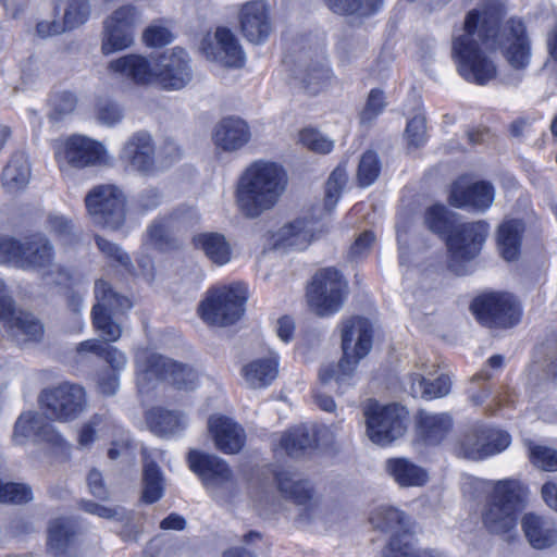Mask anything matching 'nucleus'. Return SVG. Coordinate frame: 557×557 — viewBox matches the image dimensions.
Here are the masks:
<instances>
[{"mask_svg":"<svg viewBox=\"0 0 557 557\" xmlns=\"http://www.w3.org/2000/svg\"><path fill=\"white\" fill-rule=\"evenodd\" d=\"M503 5L485 0L468 12L462 27L451 38V57L461 77L485 85L494 79L497 67L491 53L499 49L515 71L527 69L531 60V41L524 23L510 18L504 24Z\"/></svg>","mask_w":557,"mask_h":557,"instance_id":"obj_1","label":"nucleus"},{"mask_svg":"<svg viewBox=\"0 0 557 557\" xmlns=\"http://www.w3.org/2000/svg\"><path fill=\"white\" fill-rule=\"evenodd\" d=\"M288 184L284 168L272 161L257 160L239 175L234 190L238 212L247 219H258L281 201Z\"/></svg>","mask_w":557,"mask_h":557,"instance_id":"obj_2","label":"nucleus"},{"mask_svg":"<svg viewBox=\"0 0 557 557\" xmlns=\"http://www.w3.org/2000/svg\"><path fill=\"white\" fill-rule=\"evenodd\" d=\"M341 337L343 357L337 363L321 367L319 380L322 384H327L332 380L338 387L349 384L359 361L371 350V323L361 317L347 318L341 323Z\"/></svg>","mask_w":557,"mask_h":557,"instance_id":"obj_3","label":"nucleus"},{"mask_svg":"<svg viewBox=\"0 0 557 557\" xmlns=\"http://www.w3.org/2000/svg\"><path fill=\"white\" fill-rule=\"evenodd\" d=\"M521 494L522 485L517 480H500L494 484L493 493L481 512L483 525L488 532L507 541L517 536Z\"/></svg>","mask_w":557,"mask_h":557,"instance_id":"obj_4","label":"nucleus"},{"mask_svg":"<svg viewBox=\"0 0 557 557\" xmlns=\"http://www.w3.org/2000/svg\"><path fill=\"white\" fill-rule=\"evenodd\" d=\"M136 368L139 392L148 389L149 383L157 377L181 391H193L199 383L198 372L188 364L147 349L137 351Z\"/></svg>","mask_w":557,"mask_h":557,"instance_id":"obj_5","label":"nucleus"},{"mask_svg":"<svg viewBox=\"0 0 557 557\" xmlns=\"http://www.w3.org/2000/svg\"><path fill=\"white\" fill-rule=\"evenodd\" d=\"M370 522L375 529L392 533V539L383 552L384 557H442L433 549H413L408 518L397 508L377 507L372 512Z\"/></svg>","mask_w":557,"mask_h":557,"instance_id":"obj_6","label":"nucleus"},{"mask_svg":"<svg viewBox=\"0 0 557 557\" xmlns=\"http://www.w3.org/2000/svg\"><path fill=\"white\" fill-rule=\"evenodd\" d=\"M246 300L247 287L242 283H233L209 290L198 312L207 324L227 326L243 317Z\"/></svg>","mask_w":557,"mask_h":557,"instance_id":"obj_7","label":"nucleus"},{"mask_svg":"<svg viewBox=\"0 0 557 557\" xmlns=\"http://www.w3.org/2000/svg\"><path fill=\"white\" fill-rule=\"evenodd\" d=\"M348 285L334 268L319 270L307 288L310 311L319 317H330L341 310L347 297Z\"/></svg>","mask_w":557,"mask_h":557,"instance_id":"obj_8","label":"nucleus"},{"mask_svg":"<svg viewBox=\"0 0 557 557\" xmlns=\"http://www.w3.org/2000/svg\"><path fill=\"white\" fill-rule=\"evenodd\" d=\"M367 435L376 445L386 446L404 435L408 412L397 404L380 405L369 400L363 409Z\"/></svg>","mask_w":557,"mask_h":557,"instance_id":"obj_9","label":"nucleus"},{"mask_svg":"<svg viewBox=\"0 0 557 557\" xmlns=\"http://www.w3.org/2000/svg\"><path fill=\"white\" fill-rule=\"evenodd\" d=\"M39 404L50 420L71 422L87 409V395L82 385L63 382L42 389Z\"/></svg>","mask_w":557,"mask_h":557,"instance_id":"obj_10","label":"nucleus"},{"mask_svg":"<svg viewBox=\"0 0 557 557\" xmlns=\"http://www.w3.org/2000/svg\"><path fill=\"white\" fill-rule=\"evenodd\" d=\"M511 443L510 435L499 429L476 423L465 429L457 441L456 454L470 460H483L504 451Z\"/></svg>","mask_w":557,"mask_h":557,"instance_id":"obj_11","label":"nucleus"},{"mask_svg":"<svg viewBox=\"0 0 557 557\" xmlns=\"http://www.w3.org/2000/svg\"><path fill=\"white\" fill-rule=\"evenodd\" d=\"M88 214L95 224L119 230L126 220V197L115 185H99L85 197Z\"/></svg>","mask_w":557,"mask_h":557,"instance_id":"obj_12","label":"nucleus"},{"mask_svg":"<svg viewBox=\"0 0 557 557\" xmlns=\"http://www.w3.org/2000/svg\"><path fill=\"white\" fill-rule=\"evenodd\" d=\"M471 308L479 322L488 327H513L522 315L520 302L509 293L481 295L474 299Z\"/></svg>","mask_w":557,"mask_h":557,"instance_id":"obj_13","label":"nucleus"},{"mask_svg":"<svg viewBox=\"0 0 557 557\" xmlns=\"http://www.w3.org/2000/svg\"><path fill=\"white\" fill-rule=\"evenodd\" d=\"M96 304L92 308V324L106 342H115L121 337V326L113 321L112 315L132 307L128 298L114 292L111 285L98 280L95 283Z\"/></svg>","mask_w":557,"mask_h":557,"instance_id":"obj_14","label":"nucleus"},{"mask_svg":"<svg viewBox=\"0 0 557 557\" xmlns=\"http://www.w3.org/2000/svg\"><path fill=\"white\" fill-rule=\"evenodd\" d=\"M54 157L62 172L69 169H84L106 161L104 147L86 136L73 135L58 143Z\"/></svg>","mask_w":557,"mask_h":557,"instance_id":"obj_15","label":"nucleus"},{"mask_svg":"<svg viewBox=\"0 0 557 557\" xmlns=\"http://www.w3.org/2000/svg\"><path fill=\"white\" fill-rule=\"evenodd\" d=\"M188 463L213 497L226 500L233 493L235 483L232 471L221 458L191 450L188 454Z\"/></svg>","mask_w":557,"mask_h":557,"instance_id":"obj_16","label":"nucleus"},{"mask_svg":"<svg viewBox=\"0 0 557 557\" xmlns=\"http://www.w3.org/2000/svg\"><path fill=\"white\" fill-rule=\"evenodd\" d=\"M138 14L133 5L114 10L102 22L101 46L103 55L125 50L134 44V29Z\"/></svg>","mask_w":557,"mask_h":557,"instance_id":"obj_17","label":"nucleus"},{"mask_svg":"<svg viewBox=\"0 0 557 557\" xmlns=\"http://www.w3.org/2000/svg\"><path fill=\"white\" fill-rule=\"evenodd\" d=\"M200 50L207 60L225 67H240L245 63V53L237 38L226 27L208 32L200 41Z\"/></svg>","mask_w":557,"mask_h":557,"instance_id":"obj_18","label":"nucleus"},{"mask_svg":"<svg viewBox=\"0 0 557 557\" xmlns=\"http://www.w3.org/2000/svg\"><path fill=\"white\" fill-rule=\"evenodd\" d=\"M119 157L126 168L141 175H152L157 171L154 143L145 131L132 134L123 144Z\"/></svg>","mask_w":557,"mask_h":557,"instance_id":"obj_19","label":"nucleus"},{"mask_svg":"<svg viewBox=\"0 0 557 557\" xmlns=\"http://www.w3.org/2000/svg\"><path fill=\"white\" fill-rule=\"evenodd\" d=\"M157 83L164 89H182L193 77L188 53L175 47L163 52L156 61Z\"/></svg>","mask_w":557,"mask_h":557,"instance_id":"obj_20","label":"nucleus"},{"mask_svg":"<svg viewBox=\"0 0 557 557\" xmlns=\"http://www.w3.org/2000/svg\"><path fill=\"white\" fill-rule=\"evenodd\" d=\"M488 235V224L484 221L461 224L450 230L447 247L451 258L467 261L475 258Z\"/></svg>","mask_w":557,"mask_h":557,"instance_id":"obj_21","label":"nucleus"},{"mask_svg":"<svg viewBox=\"0 0 557 557\" xmlns=\"http://www.w3.org/2000/svg\"><path fill=\"white\" fill-rule=\"evenodd\" d=\"M494 197L495 190L491 183L460 176L450 186L448 201L456 208L484 211L492 206Z\"/></svg>","mask_w":557,"mask_h":557,"instance_id":"obj_22","label":"nucleus"},{"mask_svg":"<svg viewBox=\"0 0 557 557\" xmlns=\"http://www.w3.org/2000/svg\"><path fill=\"white\" fill-rule=\"evenodd\" d=\"M110 74L131 81L140 86L157 83L156 61L141 54H126L108 63Z\"/></svg>","mask_w":557,"mask_h":557,"instance_id":"obj_23","label":"nucleus"},{"mask_svg":"<svg viewBox=\"0 0 557 557\" xmlns=\"http://www.w3.org/2000/svg\"><path fill=\"white\" fill-rule=\"evenodd\" d=\"M28 438L37 442H47L53 446L62 447L63 437L54 426L37 412H25L15 422L13 442L23 445Z\"/></svg>","mask_w":557,"mask_h":557,"instance_id":"obj_24","label":"nucleus"},{"mask_svg":"<svg viewBox=\"0 0 557 557\" xmlns=\"http://www.w3.org/2000/svg\"><path fill=\"white\" fill-rule=\"evenodd\" d=\"M251 138L248 123L237 116L222 119L213 128L212 141L223 152H236L244 148Z\"/></svg>","mask_w":557,"mask_h":557,"instance_id":"obj_25","label":"nucleus"},{"mask_svg":"<svg viewBox=\"0 0 557 557\" xmlns=\"http://www.w3.org/2000/svg\"><path fill=\"white\" fill-rule=\"evenodd\" d=\"M276 482L281 494L285 498L292 499L299 507L300 519L304 521L310 520L317 511V500L308 482L286 471L276 474Z\"/></svg>","mask_w":557,"mask_h":557,"instance_id":"obj_26","label":"nucleus"},{"mask_svg":"<svg viewBox=\"0 0 557 557\" xmlns=\"http://www.w3.org/2000/svg\"><path fill=\"white\" fill-rule=\"evenodd\" d=\"M208 431L215 447L225 454H236L245 444L244 429L228 417L211 416L208 420Z\"/></svg>","mask_w":557,"mask_h":557,"instance_id":"obj_27","label":"nucleus"},{"mask_svg":"<svg viewBox=\"0 0 557 557\" xmlns=\"http://www.w3.org/2000/svg\"><path fill=\"white\" fill-rule=\"evenodd\" d=\"M53 246L40 234L32 235L22 242L15 259V267L23 270H42L52 265Z\"/></svg>","mask_w":557,"mask_h":557,"instance_id":"obj_28","label":"nucleus"},{"mask_svg":"<svg viewBox=\"0 0 557 557\" xmlns=\"http://www.w3.org/2000/svg\"><path fill=\"white\" fill-rule=\"evenodd\" d=\"M238 18L243 35L251 42L259 44L263 41L271 32L268 8L261 0L243 4Z\"/></svg>","mask_w":557,"mask_h":557,"instance_id":"obj_29","label":"nucleus"},{"mask_svg":"<svg viewBox=\"0 0 557 557\" xmlns=\"http://www.w3.org/2000/svg\"><path fill=\"white\" fill-rule=\"evenodd\" d=\"M521 529L534 549L549 548L557 543V527L549 517L528 512L521 519Z\"/></svg>","mask_w":557,"mask_h":557,"instance_id":"obj_30","label":"nucleus"},{"mask_svg":"<svg viewBox=\"0 0 557 557\" xmlns=\"http://www.w3.org/2000/svg\"><path fill=\"white\" fill-rule=\"evenodd\" d=\"M10 313L8 319H1L0 321L4 323V326L18 344L39 342L42 338L44 325L33 313L16 310L14 307Z\"/></svg>","mask_w":557,"mask_h":557,"instance_id":"obj_31","label":"nucleus"},{"mask_svg":"<svg viewBox=\"0 0 557 557\" xmlns=\"http://www.w3.org/2000/svg\"><path fill=\"white\" fill-rule=\"evenodd\" d=\"M314 222L307 219H296L281 226L272 235L274 247H293L305 249L314 238Z\"/></svg>","mask_w":557,"mask_h":557,"instance_id":"obj_32","label":"nucleus"},{"mask_svg":"<svg viewBox=\"0 0 557 557\" xmlns=\"http://www.w3.org/2000/svg\"><path fill=\"white\" fill-rule=\"evenodd\" d=\"M278 374V358L275 354L257 358L245 364L242 375L248 387L264 388L272 384Z\"/></svg>","mask_w":557,"mask_h":557,"instance_id":"obj_33","label":"nucleus"},{"mask_svg":"<svg viewBox=\"0 0 557 557\" xmlns=\"http://www.w3.org/2000/svg\"><path fill=\"white\" fill-rule=\"evenodd\" d=\"M453 420L447 413L420 411L417 418L419 436L428 444H438L449 433Z\"/></svg>","mask_w":557,"mask_h":557,"instance_id":"obj_34","label":"nucleus"},{"mask_svg":"<svg viewBox=\"0 0 557 557\" xmlns=\"http://www.w3.org/2000/svg\"><path fill=\"white\" fill-rule=\"evenodd\" d=\"M385 470L400 486H422L429 479L424 469L407 458L387 459Z\"/></svg>","mask_w":557,"mask_h":557,"instance_id":"obj_35","label":"nucleus"},{"mask_svg":"<svg viewBox=\"0 0 557 557\" xmlns=\"http://www.w3.org/2000/svg\"><path fill=\"white\" fill-rule=\"evenodd\" d=\"M296 78L305 89L311 94H315L331 83L333 74L325 58L321 57L308 64H301L297 70Z\"/></svg>","mask_w":557,"mask_h":557,"instance_id":"obj_36","label":"nucleus"},{"mask_svg":"<svg viewBox=\"0 0 557 557\" xmlns=\"http://www.w3.org/2000/svg\"><path fill=\"white\" fill-rule=\"evenodd\" d=\"M524 225L520 220L504 221L497 232V246L502 257L511 261L518 258Z\"/></svg>","mask_w":557,"mask_h":557,"instance_id":"obj_37","label":"nucleus"},{"mask_svg":"<svg viewBox=\"0 0 557 557\" xmlns=\"http://www.w3.org/2000/svg\"><path fill=\"white\" fill-rule=\"evenodd\" d=\"M143 499L147 504L159 500L165 486V480L158 465L150 458L147 450H143Z\"/></svg>","mask_w":557,"mask_h":557,"instance_id":"obj_38","label":"nucleus"},{"mask_svg":"<svg viewBox=\"0 0 557 557\" xmlns=\"http://www.w3.org/2000/svg\"><path fill=\"white\" fill-rule=\"evenodd\" d=\"M147 424L158 435H171L183 430L187 421L183 414L163 408H153L147 412Z\"/></svg>","mask_w":557,"mask_h":557,"instance_id":"obj_39","label":"nucleus"},{"mask_svg":"<svg viewBox=\"0 0 557 557\" xmlns=\"http://www.w3.org/2000/svg\"><path fill=\"white\" fill-rule=\"evenodd\" d=\"M29 178L30 165L27 157L23 153L13 154L2 173L4 187L11 193L18 191L26 187Z\"/></svg>","mask_w":557,"mask_h":557,"instance_id":"obj_40","label":"nucleus"},{"mask_svg":"<svg viewBox=\"0 0 557 557\" xmlns=\"http://www.w3.org/2000/svg\"><path fill=\"white\" fill-rule=\"evenodd\" d=\"M315 445V432L307 425L295 426L285 432L280 446L292 457H298Z\"/></svg>","mask_w":557,"mask_h":557,"instance_id":"obj_41","label":"nucleus"},{"mask_svg":"<svg viewBox=\"0 0 557 557\" xmlns=\"http://www.w3.org/2000/svg\"><path fill=\"white\" fill-rule=\"evenodd\" d=\"M410 392L413 397L434 399L444 397L450 392L451 381L448 375H441L431 382L421 373H414L410 376Z\"/></svg>","mask_w":557,"mask_h":557,"instance_id":"obj_42","label":"nucleus"},{"mask_svg":"<svg viewBox=\"0 0 557 557\" xmlns=\"http://www.w3.org/2000/svg\"><path fill=\"white\" fill-rule=\"evenodd\" d=\"M57 9L62 12V22L67 30L86 24L92 13L90 0H58Z\"/></svg>","mask_w":557,"mask_h":557,"instance_id":"obj_43","label":"nucleus"},{"mask_svg":"<svg viewBox=\"0 0 557 557\" xmlns=\"http://www.w3.org/2000/svg\"><path fill=\"white\" fill-rule=\"evenodd\" d=\"M195 244L200 247L206 256L215 264L223 265L231 260V246L221 234L211 233L199 235L195 237Z\"/></svg>","mask_w":557,"mask_h":557,"instance_id":"obj_44","label":"nucleus"},{"mask_svg":"<svg viewBox=\"0 0 557 557\" xmlns=\"http://www.w3.org/2000/svg\"><path fill=\"white\" fill-rule=\"evenodd\" d=\"M330 10L337 14L368 15L376 10L381 0H324Z\"/></svg>","mask_w":557,"mask_h":557,"instance_id":"obj_45","label":"nucleus"},{"mask_svg":"<svg viewBox=\"0 0 557 557\" xmlns=\"http://www.w3.org/2000/svg\"><path fill=\"white\" fill-rule=\"evenodd\" d=\"M76 96L67 90L54 91L49 99V117L58 122L71 114L76 108Z\"/></svg>","mask_w":557,"mask_h":557,"instance_id":"obj_46","label":"nucleus"},{"mask_svg":"<svg viewBox=\"0 0 557 557\" xmlns=\"http://www.w3.org/2000/svg\"><path fill=\"white\" fill-rule=\"evenodd\" d=\"M347 182V170L343 164H339L331 173L325 186V208L331 211L336 206L343 187Z\"/></svg>","mask_w":557,"mask_h":557,"instance_id":"obj_47","label":"nucleus"},{"mask_svg":"<svg viewBox=\"0 0 557 557\" xmlns=\"http://www.w3.org/2000/svg\"><path fill=\"white\" fill-rule=\"evenodd\" d=\"M114 428L112 421L104 414H94L78 433V445L82 448L89 447L97 438V433L106 428Z\"/></svg>","mask_w":557,"mask_h":557,"instance_id":"obj_48","label":"nucleus"},{"mask_svg":"<svg viewBox=\"0 0 557 557\" xmlns=\"http://www.w3.org/2000/svg\"><path fill=\"white\" fill-rule=\"evenodd\" d=\"M73 535V529L69 520L54 519L48 528V546L54 550L63 549Z\"/></svg>","mask_w":557,"mask_h":557,"instance_id":"obj_49","label":"nucleus"},{"mask_svg":"<svg viewBox=\"0 0 557 557\" xmlns=\"http://www.w3.org/2000/svg\"><path fill=\"white\" fill-rule=\"evenodd\" d=\"M381 171L377 154L374 151H367L362 154L358 171L357 181L360 186L367 187L371 185L377 177Z\"/></svg>","mask_w":557,"mask_h":557,"instance_id":"obj_50","label":"nucleus"},{"mask_svg":"<svg viewBox=\"0 0 557 557\" xmlns=\"http://www.w3.org/2000/svg\"><path fill=\"white\" fill-rule=\"evenodd\" d=\"M33 499L29 486L22 483L3 482L0 480V502L10 504H25Z\"/></svg>","mask_w":557,"mask_h":557,"instance_id":"obj_51","label":"nucleus"},{"mask_svg":"<svg viewBox=\"0 0 557 557\" xmlns=\"http://www.w3.org/2000/svg\"><path fill=\"white\" fill-rule=\"evenodd\" d=\"M299 141L315 153H329L333 150L334 141L314 128H305L299 133Z\"/></svg>","mask_w":557,"mask_h":557,"instance_id":"obj_52","label":"nucleus"},{"mask_svg":"<svg viewBox=\"0 0 557 557\" xmlns=\"http://www.w3.org/2000/svg\"><path fill=\"white\" fill-rule=\"evenodd\" d=\"M425 224L434 233L446 234L451 230L450 213L441 205L430 207L425 212Z\"/></svg>","mask_w":557,"mask_h":557,"instance_id":"obj_53","label":"nucleus"},{"mask_svg":"<svg viewBox=\"0 0 557 557\" xmlns=\"http://www.w3.org/2000/svg\"><path fill=\"white\" fill-rule=\"evenodd\" d=\"M95 115L99 123L114 126L123 119V110L119 103L110 99H99L96 103Z\"/></svg>","mask_w":557,"mask_h":557,"instance_id":"obj_54","label":"nucleus"},{"mask_svg":"<svg viewBox=\"0 0 557 557\" xmlns=\"http://www.w3.org/2000/svg\"><path fill=\"white\" fill-rule=\"evenodd\" d=\"M529 456L535 467L544 471H557V450L546 446L530 444Z\"/></svg>","mask_w":557,"mask_h":557,"instance_id":"obj_55","label":"nucleus"},{"mask_svg":"<svg viewBox=\"0 0 557 557\" xmlns=\"http://www.w3.org/2000/svg\"><path fill=\"white\" fill-rule=\"evenodd\" d=\"M386 100L381 89H372L367 98L366 106L360 112V122L362 124L372 123L385 109Z\"/></svg>","mask_w":557,"mask_h":557,"instance_id":"obj_56","label":"nucleus"},{"mask_svg":"<svg viewBox=\"0 0 557 557\" xmlns=\"http://www.w3.org/2000/svg\"><path fill=\"white\" fill-rule=\"evenodd\" d=\"M81 507L84 511L102 519L116 521L128 520V512L121 506L109 507L91 500H83Z\"/></svg>","mask_w":557,"mask_h":557,"instance_id":"obj_57","label":"nucleus"},{"mask_svg":"<svg viewBox=\"0 0 557 557\" xmlns=\"http://www.w3.org/2000/svg\"><path fill=\"white\" fill-rule=\"evenodd\" d=\"M47 228L65 244L75 237L73 223L63 215L50 214L47 219Z\"/></svg>","mask_w":557,"mask_h":557,"instance_id":"obj_58","label":"nucleus"},{"mask_svg":"<svg viewBox=\"0 0 557 557\" xmlns=\"http://www.w3.org/2000/svg\"><path fill=\"white\" fill-rule=\"evenodd\" d=\"M405 137L409 147L418 148L426 140L425 119L422 115H416L407 123Z\"/></svg>","mask_w":557,"mask_h":557,"instance_id":"obj_59","label":"nucleus"},{"mask_svg":"<svg viewBox=\"0 0 557 557\" xmlns=\"http://www.w3.org/2000/svg\"><path fill=\"white\" fill-rule=\"evenodd\" d=\"M147 240L159 248L170 243V226L165 220H154L147 230Z\"/></svg>","mask_w":557,"mask_h":557,"instance_id":"obj_60","label":"nucleus"},{"mask_svg":"<svg viewBox=\"0 0 557 557\" xmlns=\"http://www.w3.org/2000/svg\"><path fill=\"white\" fill-rule=\"evenodd\" d=\"M144 42L149 47H162L172 40L171 32L157 23L151 24L143 34Z\"/></svg>","mask_w":557,"mask_h":557,"instance_id":"obj_61","label":"nucleus"},{"mask_svg":"<svg viewBox=\"0 0 557 557\" xmlns=\"http://www.w3.org/2000/svg\"><path fill=\"white\" fill-rule=\"evenodd\" d=\"M162 201L161 193L154 187H148L135 198V208L140 213H146L157 209Z\"/></svg>","mask_w":557,"mask_h":557,"instance_id":"obj_62","label":"nucleus"},{"mask_svg":"<svg viewBox=\"0 0 557 557\" xmlns=\"http://www.w3.org/2000/svg\"><path fill=\"white\" fill-rule=\"evenodd\" d=\"M96 244L98 249L110 260L120 263L121 265L127 267L129 263L128 256L117 245L100 237L96 236Z\"/></svg>","mask_w":557,"mask_h":557,"instance_id":"obj_63","label":"nucleus"},{"mask_svg":"<svg viewBox=\"0 0 557 557\" xmlns=\"http://www.w3.org/2000/svg\"><path fill=\"white\" fill-rule=\"evenodd\" d=\"M374 243H375L374 234L370 231H364L356 238L354 244L350 246V249L348 252L349 258L352 260L363 258L364 256H367L370 252Z\"/></svg>","mask_w":557,"mask_h":557,"instance_id":"obj_64","label":"nucleus"}]
</instances>
